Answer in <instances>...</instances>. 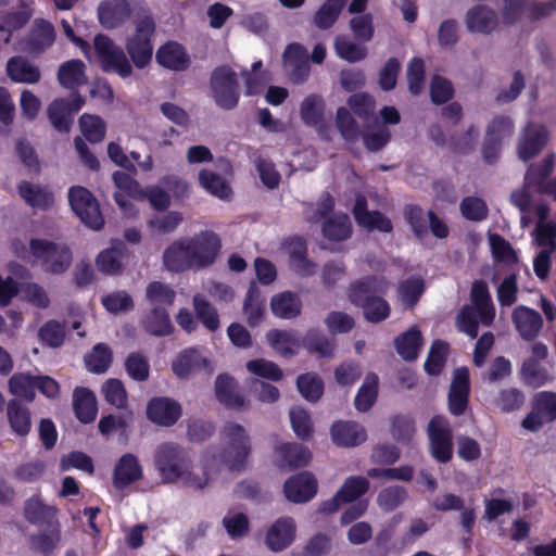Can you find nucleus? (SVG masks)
I'll use <instances>...</instances> for the list:
<instances>
[{
  "mask_svg": "<svg viewBox=\"0 0 556 556\" xmlns=\"http://www.w3.org/2000/svg\"><path fill=\"white\" fill-rule=\"evenodd\" d=\"M155 466L165 483L180 482L182 485L201 490L217 477L215 454L205 451L201 457V471L193 470L187 452L176 443L167 442L155 451Z\"/></svg>",
  "mask_w": 556,
  "mask_h": 556,
  "instance_id": "f257e3e1",
  "label": "nucleus"
},
{
  "mask_svg": "<svg viewBox=\"0 0 556 556\" xmlns=\"http://www.w3.org/2000/svg\"><path fill=\"white\" fill-rule=\"evenodd\" d=\"M222 451L215 454L217 473L224 465L229 470L243 469L252 452V441L249 431L238 422H227L220 433Z\"/></svg>",
  "mask_w": 556,
  "mask_h": 556,
  "instance_id": "f03ea898",
  "label": "nucleus"
},
{
  "mask_svg": "<svg viewBox=\"0 0 556 556\" xmlns=\"http://www.w3.org/2000/svg\"><path fill=\"white\" fill-rule=\"evenodd\" d=\"M494 317L495 307L488 286L482 281H476L471 289V305L463 307L458 314V329L475 338L478 333V325L490 326Z\"/></svg>",
  "mask_w": 556,
  "mask_h": 556,
  "instance_id": "7ed1b4c3",
  "label": "nucleus"
},
{
  "mask_svg": "<svg viewBox=\"0 0 556 556\" xmlns=\"http://www.w3.org/2000/svg\"><path fill=\"white\" fill-rule=\"evenodd\" d=\"M387 288V282L370 277L353 285L349 298L352 303L363 309L364 316L371 323H379L390 315V306L379 294Z\"/></svg>",
  "mask_w": 556,
  "mask_h": 556,
  "instance_id": "20e7f679",
  "label": "nucleus"
},
{
  "mask_svg": "<svg viewBox=\"0 0 556 556\" xmlns=\"http://www.w3.org/2000/svg\"><path fill=\"white\" fill-rule=\"evenodd\" d=\"M155 31V23L149 15H139L134 21V33L127 36L125 46L137 68H144L152 60L153 45L151 38Z\"/></svg>",
  "mask_w": 556,
  "mask_h": 556,
  "instance_id": "39448f33",
  "label": "nucleus"
},
{
  "mask_svg": "<svg viewBox=\"0 0 556 556\" xmlns=\"http://www.w3.org/2000/svg\"><path fill=\"white\" fill-rule=\"evenodd\" d=\"M93 47L97 62L104 72L114 73L122 78L132 75V62L111 38L99 34L93 39Z\"/></svg>",
  "mask_w": 556,
  "mask_h": 556,
  "instance_id": "423d86ee",
  "label": "nucleus"
},
{
  "mask_svg": "<svg viewBox=\"0 0 556 556\" xmlns=\"http://www.w3.org/2000/svg\"><path fill=\"white\" fill-rule=\"evenodd\" d=\"M30 252L41 262L45 270L52 274L64 273L72 262L68 248L42 239L30 240Z\"/></svg>",
  "mask_w": 556,
  "mask_h": 556,
  "instance_id": "0eeeda50",
  "label": "nucleus"
},
{
  "mask_svg": "<svg viewBox=\"0 0 556 556\" xmlns=\"http://www.w3.org/2000/svg\"><path fill=\"white\" fill-rule=\"evenodd\" d=\"M186 238L194 269H203L215 263L222 250V241L217 233L204 230Z\"/></svg>",
  "mask_w": 556,
  "mask_h": 556,
  "instance_id": "6e6552de",
  "label": "nucleus"
},
{
  "mask_svg": "<svg viewBox=\"0 0 556 556\" xmlns=\"http://www.w3.org/2000/svg\"><path fill=\"white\" fill-rule=\"evenodd\" d=\"M530 353L520 368L522 381L535 389L552 382L554 379L552 372L541 364V361L548 356V348L542 342H536L531 345Z\"/></svg>",
  "mask_w": 556,
  "mask_h": 556,
  "instance_id": "1a4fd4ad",
  "label": "nucleus"
},
{
  "mask_svg": "<svg viewBox=\"0 0 556 556\" xmlns=\"http://www.w3.org/2000/svg\"><path fill=\"white\" fill-rule=\"evenodd\" d=\"M211 93L219 108L233 109L239 100L235 71L227 66L216 68L211 76Z\"/></svg>",
  "mask_w": 556,
  "mask_h": 556,
  "instance_id": "9d476101",
  "label": "nucleus"
},
{
  "mask_svg": "<svg viewBox=\"0 0 556 556\" xmlns=\"http://www.w3.org/2000/svg\"><path fill=\"white\" fill-rule=\"evenodd\" d=\"M68 199L73 211L86 226L94 230L103 226L104 219L98 201L89 190L84 187H73L68 192Z\"/></svg>",
  "mask_w": 556,
  "mask_h": 556,
  "instance_id": "9b49d317",
  "label": "nucleus"
},
{
  "mask_svg": "<svg viewBox=\"0 0 556 556\" xmlns=\"http://www.w3.org/2000/svg\"><path fill=\"white\" fill-rule=\"evenodd\" d=\"M430 453L440 463L452 458V428L448 420L442 416H434L427 429Z\"/></svg>",
  "mask_w": 556,
  "mask_h": 556,
  "instance_id": "f8f14e48",
  "label": "nucleus"
},
{
  "mask_svg": "<svg viewBox=\"0 0 556 556\" xmlns=\"http://www.w3.org/2000/svg\"><path fill=\"white\" fill-rule=\"evenodd\" d=\"M172 369L178 378H188L201 371L211 374L214 366L208 355L199 349L189 348L181 351L173 361Z\"/></svg>",
  "mask_w": 556,
  "mask_h": 556,
  "instance_id": "ddd939ff",
  "label": "nucleus"
},
{
  "mask_svg": "<svg viewBox=\"0 0 556 556\" xmlns=\"http://www.w3.org/2000/svg\"><path fill=\"white\" fill-rule=\"evenodd\" d=\"M282 67L293 84L305 83L311 72L305 47L296 42L288 45L282 54Z\"/></svg>",
  "mask_w": 556,
  "mask_h": 556,
  "instance_id": "4468645a",
  "label": "nucleus"
},
{
  "mask_svg": "<svg viewBox=\"0 0 556 556\" xmlns=\"http://www.w3.org/2000/svg\"><path fill=\"white\" fill-rule=\"evenodd\" d=\"M555 165V155L547 154L541 162L532 164L526 173V184L534 187L538 192L545 193L556 200V178L549 182L545 179L551 175Z\"/></svg>",
  "mask_w": 556,
  "mask_h": 556,
  "instance_id": "2eb2a0df",
  "label": "nucleus"
},
{
  "mask_svg": "<svg viewBox=\"0 0 556 556\" xmlns=\"http://www.w3.org/2000/svg\"><path fill=\"white\" fill-rule=\"evenodd\" d=\"M547 140L548 132L543 125L529 123L519 137L517 146L519 159L528 161L534 157L546 146Z\"/></svg>",
  "mask_w": 556,
  "mask_h": 556,
  "instance_id": "dca6fc26",
  "label": "nucleus"
},
{
  "mask_svg": "<svg viewBox=\"0 0 556 556\" xmlns=\"http://www.w3.org/2000/svg\"><path fill=\"white\" fill-rule=\"evenodd\" d=\"M513 132V122L508 117H495L486 128L482 148L483 159L492 163L500 153L502 141Z\"/></svg>",
  "mask_w": 556,
  "mask_h": 556,
  "instance_id": "f3484780",
  "label": "nucleus"
},
{
  "mask_svg": "<svg viewBox=\"0 0 556 556\" xmlns=\"http://www.w3.org/2000/svg\"><path fill=\"white\" fill-rule=\"evenodd\" d=\"M296 525L291 517H280L266 530L265 544L273 552H280L295 540Z\"/></svg>",
  "mask_w": 556,
  "mask_h": 556,
  "instance_id": "a211bd4d",
  "label": "nucleus"
},
{
  "mask_svg": "<svg viewBox=\"0 0 556 556\" xmlns=\"http://www.w3.org/2000/svg\"><path fill=\"white\" fill-rule=\"evenodd\" d=\"M318 483L315 477L303 471L289 478L283 486L286 497L292 503H306L317 493Z\"/></svg>",
  "mask_w": 556,
  "mask_h": 556,
  "instance_id": "6ab92c4d",
  "label": "nucleus"
},
{
  "mask_svg": "<svg viewBox=\"0 0 556 556\" xmlns=\"http://www.w3.org/2000/svg\"><path fill=\"white\" fill-rule=\"evenodd\" d=\"M311 458V451L296 443L278 442L274 447V463L280 469L305 466Z\"/></svg>",
  "mask_w": 556,
  "mask_h": 556,
  "instance_id": "aec40b11",
  "label": "nucleus"
},
{
  "mask_svg": "<svg viewBox=\"0 0 556 556\" xmlns=\"http://www.w3.org/2000/svg\"><path fill=\"white\" fill-rule=\"evenodd\" d=\"M511 320L519 336L526 341H533L543 328L542 316L525 305H519L513 311Z\"/></svg>",
  "mask_w": 556,
  "mask_h": 556,
  "instance_id": "412c9836",
  "label": "nucleus"
},
{
  "mask_svg": "<svg viewBox=\"0 0 556 556\" xmlns=\"http://www.w3.org/2000/svg\"><path fill=\"white\" fill-rule=\"evenodd\" d=\"M464 23L469 33L490 35L496 30L498 18L494 10L479 4L466 12Z\"/></svg>",
  "mask_w": 556,
  "mask_h": 556,
  "instance_id": "4be33fe9",
  "label": "nucleus"
},
{
  "mask_svg": "<svg viewBox=\"0 0 556 556\" xmlns=\"http://www.w3.org/2000/svg\"><path fill=\"white\" fill-rule=\"evenodd\" d=\"M330 437L337 446L354 447L367 440V432L358 422L339 420L331 425Z\"/></svg>",
  "mask_w": 556,
  "mask_h": 556,
  "instance_id": "5701e85b",
  "label": "nucleus"
},
{
  "mask_svg": "<svg viewBox=\"0 0 556 556\" xmlns=\"http://www.w3.org/2000/svg\"><path fill=\"white\" fill-rule=\"evenodd\" d=\"M85 103L79 94H73L70 100L55 99L48 106V115L54 128L67 131L71 118Z\"/></svg>",
  "mask_w": 556,
  "mask_h": 556,
  "instance_id": "b1692460",
  "label": "nucleus"
},
{
  "mask_svg": "<svg viewBox=\"0 0 556 556\" xmlns=\"http://www.w3.org/2000/svg\"><path fill=\"white\" fill-rule=\"evenodd\" d=\"M556 238H553V230L544 225L539 226L538 233L533 242L541 248V251L534 258L533 267L536 276L545 279L549 271L551 255L556 249Z\"/></svg>",
  "mask_w": 556,
  "mask_h": 556,
  "instance_id": "393cba45",
  "label": "nucleus"
},
{
  "mask_svg": "<svg viewBox=\"0 0 556 556\" xmlns=\"http://www.w3.org/2000/svg\"><path fill=\"white\" fill-rule=\"evenodd\" d=\"M470 384L469 371L466 367L454 370L448 392V408L453 415H460L468 404Z\"/></svg>",
  "mask_w": 556,
  "mask_h": 556,
  "instance_id": "a878e982",
  "label": "nucleus"
},
{
  "mask_svg": "<svg viewBox=\"0 0 556 556\" xmlns=\"http://www.w3.org/2000/svg\"><path fill=\"white\" fill-rule=\"evenodd\" d=\"M180 415V405L168 397L152 399L147 406L148 419L159 426L169 427L178 420Z\"/></svg>",
  "mask_w": 556,
  "mask_h": 556,
  "instance_id": "bb28decb",
  "label": "nucleus"
},
{
  "mask_svg": "<svg viewBox=\"0 0 556 556\" xmlns=\"http://www.w3.org/2000/svg\"><path fill=\"white\" fill-rule=\"evenodd\" d=\"M156 62L170 71H185L190 65V56L186 49L176 41H167L155 53Z\"/></svg>",
  "mask_w": 556,
  "mask_h": 556,
  "instance_id": "cd10ccee",
  "label": "nucleus"
},
{
  "mask_svg": "<svg viewBox=\"0 0 556 556\" xmlns=\"http://www.w3.org/2000/svg\"><path fill=\"white\" fill-rule=\"evenodd\" d=\"M164 266L170 271L194 269L187 238L175 240L163 254Z\"/></svg>",
  "mask_w": 556,
  "mask_h": 556,
  "instance_id": "c85d7f7f",
  "label": "nucleus"
},
{
  "mask_svg": "<svg viewBox=\"0 0 556 556\" xmlns=\"http://www.w3.org/2000/svg\"><path fill=\"white\" fill-rule=\"evenodd\" d=\"M366 201L363 197H357L353 207V214L357 224L367 230H378L389 232L392 230L390 219L377 211L365 210Z\"/></svg>",
  "mask_w": 556,
  "mask_h": 556,
  "instance_id": "c756f323",
  "label": "nucleus"
},
{
  "mask_svg": "<svg viewBox=\"0 0 556 556\" xmlns=\"http://www.w3.org/2000/svg\"><path fill=\"white\" fill-rule=\"evenodd\" d=\"M407 217L418 237L426 231L427 225L431 227L432 233L438 238L447 236V227L432 212H422L418 207H412L407 211Z\"/></svg>",
  "mask_w": 556,
  "mask_h": 556,
  "instance_id": "7c9ffc66",
  "label": "nucleus"
},
{
  "mask_svg": "<svg viewBox=\"0 0 556 556\" xmlns=\"http://www.w3.org/2000/svg\"><path fill=\"white\" fill-rule=\"evenodd\" d=\"M5 71L9 78L18 84L33 85L38 83L41 78L39 67L23 56L9 59Z\"/></svg>",
  "mask_w": 556,
  "mask_h": 556,
  "instance_id": "2f4dec72",
  "label": "nucleus"
},
{
  "mask_svg": "<svg viewBox=\"0 0 556 556\" xmlns=\"http://www.w3.org/2000/svg\"><path fill=\"white\" fill-rule=\"evenodd\" d=\"M215 393L225 406L239 408L247 405V399L239 391L236 380L228 375H219L216 378Z\"/></svg>",
  "mask_w": 556,
  "mask_h": 556,
  "instance_id": "473e14b6",
  "label": "nucleus"
},
{
  "mask_svg": "<svg viewBox=\"0 0 556 556\" xmlns=\"http://www.w3.org/2000/svg\"><path fill=\"white\" fill-rule=\"evenodd\" d=\"M142 477V468L138 458L132 454H125L121 457L114 469V485L125 488Z\"/></svg>",
  "mask_w": 556,
  "mask_h": 556,
  "instance_id": "72a5a7b5",
  "label": "nucleus"
},
{
  "mask_svg": "<svg viewBox=\"0 0 556 556\" xmlns=\"http://www.w3.org/2000/svg\"><path fill=\"white\" fill-rule=\"evenodd\" d=\"M55 40L54 27L45 20L35 22L29 34L26 50L31 53H41L53 45Z\"/></svg>",
  "mask_w": 556,
  "mask_h": 556,
  "instance_id": "f704fd0d",
  "label": "nucleus"
},
{
  "mask_svg": "<svg viewBox=\"0 0 556 556\" xmlns=\"http://www.w3.org/2000/svg\"><path fill=\"white\" fill-rule=\"evenodd\" d=\"M270 309L278 318L292 319L300 315L302 302L296 293L283 291L271 298Z\"/></svg>",
  "mask_w": 556,
  "mask_h": 556,
  "instance_id": "c9c22d12",
  "label": "nucleus"
},
{
  "mask_svg": "<svg viewBox=\"0 0 556 556\" xmlns=\"http://www.w3.org/2000/svg\"><path fill=\"white\" fill-rule=\"evenodd\" d=\"M73 406L76 417L84 424L94 420L98 406L92 391L86 388H76L73 393Z\"/></svg>",
  "mask_w": 556,
  "mask_h": 556,
  "instance_id": "e433bc0d",
  "label": "nucleus"
},
{
  "mask_svg": "<svg viewBox=\"0 0 556 556\" xmlns=\"http://www.w3.org/2000/svg\"><path fill=\"white\" fill-rule=\"evenodd\" d=\"M129 15L126 0H106L99 7V21L106 28H114Z\"/></svg>",
  "mask_w": 556,
  "mask_h": 556,
  "instance_id": "4c0bfd02",
  "label": "nucleus"
},
{
  "mask_svg": "<svg viewBox=\"0 0 556 556\" xmlns=\"http://www.w3.org/2000/svg\"><path fill=\"white\" fill-rule=\"evenodd\" d=\"M59 83L67 88L74 89L87 83L85 64L80 60H70L60 65L58 71Z\"/></svg>",
  "mask_w": 556,
  "mask_h": 556,
  "instance_id": "58836bf2",
  "label": "nucleus"
},
{
  "mask_svg": "<svg viewBox=\"0 0 556 556\" xmlns=\"http://www.w3.org/2000/svg\"><path fill=\"white\" fill-rule=\"evenodd\" d=\"M378 376L372 372L367 374L354 399V406L358 412H368L374 406L378 396Z\"/></svg>",
  "mask_w": 556,
  "mask_h": 556,
  "instance_id": "ea45409f",
  "label": "nucleus"
},
{
  "mask_svg": "<svg viewBox=\"0 0 556 556\" xmlns=\"http://www.w3.org/2000/svg\"><path fill=\"white\" fill-rule=\"evenodd\" d=\"M20 195L34 208L46 210L53 204V194L46 188L23 181L18 186Z\"/></svg>",
  "mask_w": 556,
  "mask_h": 556,
  "instance_id": "a19ab883",
  "label": "nucleus"
},
{
  "mask_svg": "<svg viewBox=\"0 0 556 556\" xmlns=\"http://www.w3.org/2000/svg\"><path fill=\"white\" fill-rule=\"evenodd\" d=\"M395 348L403 359H415L421 348V334L417 327H412L397 336L395 338Z\"/></svg>",
  "mask_w": 556,
  "mask_h": 556,
  "instance_id": "79ce46f5",
  "label": "nucleus"
},
{
  "mask_svg": "<svg viewBox=\"0 0 556 556\" xmlns=\"http://www.w3.org/2000/svg\"><path fill=\"white\" fill-rule=\"evenodd\" d=\"M199 182L204 190L219 200H228L231 197L232 192L228 179L214 172L201 170L199 173Z\"/></svg>",
  "mask_w": 556,
  "mask_h": 556,
  "instance_id": "37998d69",
  "label": "nucleus"
},
{
  "mask_svg": "<svg viewBox=\"0 0 556 556\" xmlns=\"http://www.w3.org/2000/svg\"><path fill=\"white\" fill-rule=\"evenodd\" d=\"M266 338L269 345L283 356L294 354L300 345V340L293 331L271 329Z\"/></svg>",
  "mask_w": 556,
  "mask_h": 556,
  "instance_id": "c03bdc74",
  "label": "nucleus"
},
{
  "mask_svg": "<svg viewBox=\"0 0 556 556\" xmlns=\"http://www.w3.org/2000/svg\"><path fill=\"white\" fill-rule=\"evenodd\" d=\"M352 225L345 214L333 215L323 224V235L329 241H342L350 238Z\"/></svg>",
  "mask_w": 556,
  "mask_h": 556,
  "instance_id": "a18cd8bd",
  "label": "nucleus"
},
{
  "mask_svg": "<svg viewBox=\"0 0 556 556\" xmlns=\"http://www.w3.org/2000/svg\"><path fill=\"white\" fill-rule=\"evenodd\" d=\"M125 255V248L123 244L113 245L102 251L97 260V268L106 275L117 274L122 269V264Z\"/></svg>",
  "mask_w": 556,
  "mask_h": 556,
  "instance_id": "49530a36",
  "label": "nucleus"
},
{
  "mask_svg": "<svg viewBox=\"0 0 556 556\" xmlns=\"http://www.w3.org/2000/svg\"><path fill=\"white\" fill-rule=\"evenodd\" d=\"M144 329L154 336H166L172 332L173 326L167 308L150 307V312L143 319Z\"/></svg>",
  "mask_w": 556,
  "mask_h": 556,
  "instance_id": "de8ad7c7",
  "label": "nucleus"
},
{
  "mask_svg": "<svg viewBox=\"0 0 556 556\" xmlns=\"http://www.w3.org/2000/svg\"><path fill=\"white\" fill-rule=\"evenodd\" d=\"M333 46L337 55L350 63L359 62L368 54V49L364 45L354 42L346 36L336 37Z\"/></svg>",
  "mask_w": 556,
  "mask_h": 556,
  "instance_id": "09e8293b",
  "label": "nucleus"
},
{
  "mask_svg": "<svg viewBox=\"0 0 556 556\" xmlns=\"http://www.w3.org/2000/svg\"><path fill=\"white\" fill-rule=\"evenodd\" d=\"M8 420L11 429L18 435H26L31 426L29 412L23 407L17 401L12 400L7 408Z\"/></svg>",
  "mask_w": 556,
  "mask_h": 556,
  "instance_id": "8fccbe9b",
  "label": "nucleus"
},
{
  "mask_svg": "<svg viewBox=\"0 0 556 556\" xmlns=\"http://www.w3.org/2000/svg\"><path fill=\"white\" fill-rule=\"evenodd\" d=\"M175 295L169 286L160 281L149 283L146 289V300L150 307L168 308L174 303Z\"/></svg>",
  "mask_w": 556,
  "mask_h": 556,
  "instance_id": "3c124183",
  "label": "nucleus"
},
{
  "mask_svg": "<svg viewBox=\"0 0 556 556\" xmlns=\"http://www.w3.org/2000/svg\"><path fill=\"white\" fill-rule=\"evenodd\" d=\"M346 0H326L313 17L315 26L319 29L330 28L337 21Z\"/></svg>",
  "mask_w": 556,
  "mask_h": 556,
  "instance_id": "603ef678",
  "label": "nucleus"
},
{
  "mask_svg": "<svg viewBox=\"0 0 556 556\" xmlns=\"http://www.w3.org/2000/svg\"><path fill=\"white\" fill-rule=\"evenodd\" d=\"M489 244L495 262L506 266L517 263V254L509 242L496 233L489 235Z\"/></svg>",
  "mask_w": 556,
  "mask_h": 556,
  "instance_id": "864d4df0",
  "label": "nucleus"
},
{
  "mask_svg": "<svg viewBox=\"0 0 556 556\" xmlns=\"http://www.w3.org/2000/svg\"><path fill=\"white\" fill-rule=\"evenodd\" d=\"M112 362V353L108 345L98 343L92 351L85 356V363L89 371L103 374Z\"/></svg>",
  "mask_w": 556,
  "mask_h": 556,
  "instance_id": "5fc2aeb1",
  "label": "nucleus"
},
{
  "mask_svg": "<svg viewBox=\"0 0 556 556\" xmlns=\"http://www.w3.org/2000/svg\"><path fill=\"white\" fill-rule=\"evenodd\" d=\"M193 307L198 318L205 328L210 331H215L219 328V316L216 308L202 294L193 296Z\"/></svg>",
  "mask_w": 556,
  "mask_h": 556,
  "instance_id": "6e6d98bb",
  "label": "nucleus"
},
{
  "mask_svg": "<svg viewBox=\"0 0 556 556\" xmlns=\"http://www.w3.org/2000/svg\"><path fill=\"white\" fill-rule=\"evenodd\" d=\"M9 390L17 397L33 401L35 397L36 378L28 375L17 372L9 379Z\"/></svg>",
  "mask_w": 556,
  "mask_h": 556,
  "instance_id": "4d7b16f0",
  "label": "nucleus"
},
{
  "mask_svg": "<svg viewBox=\"0 0 556 556\" xmlns=\"http://www.w3.org/2000/svg\"><path fill=\"white\" fill-rule=\"evenodd\" d=\"M289 416L295 435L303 441H308L313 435V421L308 412L295 406L290 409Z\"/></svg>",
  "mask_w": 556,
  "mask_h": 556,
  "instance_id": "13d9d810",
  "label": "nucleus"
},
{
  "mask_svg": "<svg viewBox=\"0 0 556 556\" xmlns=\"http://www.w3.org/2000/svg\"><path fill=\"white\" fill-rule=\"evenodd\" d=\"M101 393L110 405L119 409L127 406V392L118 379L105 380L101 387Z\"/></svg>",
  "mask_w": 556,
  "mask_h": 556,
  "instance_id": "bf43d9fd",
  "label": "nucleus"
},
{
  "mask_svg": "<svg viewBox=\"0 0 556 556\" xmlns=\"http://www.w3.org/2000/svg\"><path fill=\"white\" fill-rule=\"evenodd\" d=\"M243 311L251 326H257L262 321L264 316V301L261 299L256 288L252 287L249 289Z\"/></svg>",
  "mask_w": 556,
  "mask_h": 556,
  "instance_id": "052dcab7",
  "label": "nucleus"
},
{
  "mask_svg": "<svg viewBox=\"0 0 556 556\" xmlns=\"http://www.w3.org/2000/svg\"><path fill=\"white\" fill-rule=\"evenodd\" d=\"M79 127L90 142H99L105 136V123L97 115L83 114L79 118Z\"/></svg>",
  "mask_w": 556,
  "mask_h": 556,
  "instance_id": "680f3d73",
  "label": "nucleus"
},
{
  "mask_svg": "<svg viewBox=\"0 0 556 556\" xmlns=\"http://www.w3.org/2000/svg\"><path fill=\"white\" fill-rule=\"evenodd\" d=\"M324 102L321 97L309 94L303 99L300 105V115L307 125H316L323 115Z\"/></svg>",
  "mask_w": 556,
  "mask_h": 556,
  "instance_id": "e2e57ef3",
  "label": "nucleus"
},
{
  "mask_svg": "<svg viewBox=\"0 0 556 556\" xmlns=\"http://www.w3.org/2000/svg\"><path fill=\"white\" fill-rule=\"evenodd\" d=\"M113 181L115 187L124 195H127L135 200H144V189L132 177L124 172H115L113 174Z\"/></svg>",
  "mask_w": 556,
  "mask_h": 556,
  "instance_id": "0e129e2a",
  "label": "nucleus"
},
{
  "mask_svg": "<svg viewBox=\"0 0 556 556\" xmlns=\"http://www.w3.org/2000/svg\"><path fill=\"white\" fill-rule=\"evenodd\" d=\"M38 336L43 344L50 348H59L65 339V326L53 319L48 320L39 329Z\"/></svg>",
  "mask_w": 556,
  "mask_h": 556,
  "instance_id": "69168bd1",
  "label": "nucleus"
},
{
  "mask_svg": "<svg viewBox=\"0 0 556 556\" xmlns=\"http://www.w3.org/2000/svg\"><path fill=\"white\" fill-rule=\"evenodd\" d=\"M223 525L232 539L242 538L249 532V518L241 511H228L223 518Z\"/></svg>",
  "mask_w": 556,
  "mask_h": 556,
  "instance_id": "338daca9",
  "label": "nucleus"
},
{
  "mask_svg": "<svg viewBox=\"0 0 556 556\" xmlns=\"http://www.w3.org/2000/svg\"><path fill=\"white\" fill-rule=\"evenodd\" d=\"M407 498L404 488L389 486L381 490L377 496L378 506L384 511H392L403 504Z\"/></svg>",
  "mask_w": 556,
  "mask_h": 556,
  "instance_id": "774afa93",
  "label": "nucleus"
}]
</instances>
